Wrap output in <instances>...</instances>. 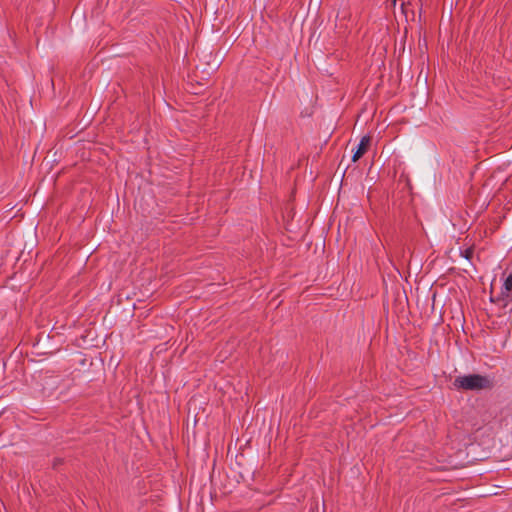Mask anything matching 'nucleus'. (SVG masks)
Masks as SVG:
<instances>
[{
    "mask_svg": "<svg viewBox=\"0 0 512 512\" xmlns=\"http://www.w3.org/2000/svg\"><path fill=\"white\" fill-rule=\"evenodd\" d=\"M453 386L457 390L480 391L491 389L493 381L490 377L480 374H468L457 376L453 381Z\"/></svg>",
    "mask_w": 512,
    "mask_h": 512,
    "instance_id": "f257e3e1",
    "label": "nucleus"
},
{
    "mask_svg": "<svg viewBox=\"0 0 512 512\" xmlns=\"http://www.w3.org/2000/svg\"><path fill=\"white\" fill-rule=\"evenodd\" d=\"M492 302L501 303L503 307H507L512 302V272L504 279L500 293L491 297Z\"/></svg>",
    "mask_w": 512,
    "mask_h": 512,
    "instance_id": "f03ea898",
    "label": "nucleus"
},
{
    "mask_svg": "<svg viewBox=\"0 0 512 512\" xmlns=\"http://www.w3.org/2000/svg\"><path fill=\"white\" fill-rule=\"evenodd\" d=\"M371 143V137L366 135L363 136L357 146L356 151L354 152L352 156V161L356 162L358 161L368 150Z\"/></svg>",
    "mask_w": 512,
    "mask_h": 512,
    "instance_id": "7ed1b4c3",
    "label": "nucleus"
},
{
    "mask_svg": "<svg viewBox=\"0 0 512 512\" xmlns=\"http://www.w3.org/2000/svg\"><path fill=\"white\" fill-rule=\"evenodd\" d=\"M471 255H472V251L471 250H466L465 251V258L469 259Z\"/></svg>",
    "mask_w": 512,
    "mask_h": 512,
    "instance_id": "20e7f679",
    "label": "nucleus"
},
{
    "mask_svg": "<svg viewBox=\"0 0 512 512\" xmlns=\"http://www.w3.org/2000/svg\"><path fill=\"white\" fill-rule=\"evenodd\" d=\"M392 1H393V4H395L397 0H392Z\"/></svg>",
    "mask_w": 512,
    "mask_h": 512,
    "instance_id": "39448f33",
    "label": "nucleus"
}]
</instances>
